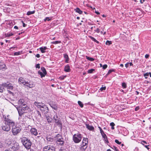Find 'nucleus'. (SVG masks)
Returning a JSON list of instances; mask_svg holds the SVG:
<instances>
[{
	"mask_svg": "<svg viewBox=\"0 0 151 151\" xmlns=\"http://www.w3.org/2000/svg\"><path fill=\"white\" fill-rule=\"evenodd\" d=\"M4 121L1 125L2 129L6 132H9L11 126L14 124V121L9 117V116H3Z\"/></svg>",
	"mask_w": 151,
	"mask_h": 151,
	"instance_id": "f257e3e1",
	"label": "nucleus"
},
{
	"mask_svg": "<svg viewBox=\"0 0 151 151\" xmlns=\"http://www.w3.org/2000/svg\"><path fill=\"white\" fill-rule=\"evenodd\" d=\"M13 104L17 109L19 116H22L24 113H27L29 111V108L26 104V106H22L20 107H19L17 105Z\"/></svg>",
	"mask_w": 151,
	"mask_h": 151,
	"instance_id": "f03ea898",
	"label": "nucleus"
},
{
	"mask_svg": "<svg viewBox=\"0 0 151 151\" xmlns=\"http://www.w3.org/2000/svg\"><path fill=\"white\" fill-rule=\"evenodd\" d=\"M20 140L23 145L27 149H29L32 145L31 141L27 138L23 137L20 139Z\"/></svg>",
	"mask_w": 151,
	"mask_h": 151,
	"instance_id": "7ed1b4c3",
	"label": "nucleus"
},
{
	"mask_svg": "<svg viewBox=\"0 0 151 151\" xmlns=\"http://www.w3.org/2000/svg\"><path fill=\"white\" fill-rule=\"evenodd\" d=\"M82 138L81 134L78 133L74 134L73 137V142L76 143L80 142Z\"/></svg>",
	"mask_w": 151,
	"mask_h": 151,
	"instance_id": "20e7f679",
	"label": "nucleus"
},
{
	"mask_svg": "<svg viewBox=\"0 0 151 151\" xmlns=\"http://www.w3.org/2000/svg\"><path fill=\"white\" fill-rule=\"evenodd\" d=\"M53 119L54 122L59 127H62V125L60 119V116L56 112L54 116Z\"/></svg>",
	"mask_w": 151,
	"mask_h": 151,
	"instance_id": "39448f33",
	"label": "nucleus"
},
{
	"mask_svg": "<svg viewBox=\"0 0 151 151\" xmlns=\"http://www.w3.org/2000/svg\"><path fill=\"white\" fill-rule=\"evenodd\" d=\"M11 127L13 135H16L20 132L21 129L20 127L16 126L14 121V124L13 125V126H11Z\"/></svg>",
	"mask_w": 151,
	"mask_h": 151,
	"instance_id": "423d86ee",
	"label": "nucleus"
},
{
	"mask_svg": "<svg viewBox=\"0 0 151 151\" xmlns=\"http://www.w3.org/2000/svg\"><path fill=\"white\" fill-rule=\"evenodd\" d=\"M55 138H56V139L57 140V143L60 145H63L64 141L63 140L62 138V135L60 134H58L56 135Z\"/></svg>",
	"mask_w": 151,
	"mask_h": 151,
	"instance_id": "0eeeda50",
	"label": "nucleus"
},
{
	"mask_svg": "<svg viewBox=\"0 0 151 151\" xmlns=\"http://www.w3.org/2000/svg\"><path fill=\"white\" fill-rule=\"evenodd\" d=\"M43 151H55V148L51 145H48L45 146L43 149Z\"/></svg>",
	"mask_w": 151,
	"mask_h": 151,
	"instance_id": "6e6552de",
	"label": "nucleus"
},
{
	"mask_svg": "<svg viewBox=\"0 0 151 151\" xmlns=\"http://www.w3.org/2000/svg\"><path fill=\"white\" fill-rule=\"evenodd\" d=\"M42 104V105L41 107L40 108L41 111L44 114H46L48 113L49 111L48 108L46 105L43 104Z\"/></svg>",
	"mask_w": 151,
	"mask_h": 151,
	"instance_id": "1a4fd4ad",
	"label": "nucleus"
},
{
	"mask_svg": "<svg viewBox=\"0 0 151 151\" xmlns=\"http://www.w3.org/2000/svg\"><path fill=\"white\" fill-rule=\"evenodd\" d=\"M11 150L14 151H17L19 148V144L16 142H15L13 145L12 146V147H10Z\"/></svg>",
	"mask_w": 151,
	"mask_h": 151,
	"instance_id": "9d476101",
	"label": "nucleus"
},
{
	"mask_svg": "<svg viewBox=\"0 0 151 151\" xmlns=\"http://www.w3.org/2000/svg\"><path fill=\"white\" fill-rule=\"evenodd\" d=\"M18 106L19 107H20L22 106H26V102L23 99H20L18 101Z\"/></svg>",
	"mask_w": 151,
	"mask_h": 151,
	"instance_id": "9b49d317",
	"label": "nucleus"
},
{
	"mask_svg": "<svg viewBox=\"0 0 151 151\" xmlns=\"http://www.w3.org/2000/svg\"><path fill=\"white\" fill-rule=\"evenodd\" d=\"M23 84L26 85L30 88H32L35 86L34 85L32 82H29L28 81H25L24 83H23Z\"/></svg>",
	"mask_w": 151,
	"mask_h": 151,
	"instance_id": "f8f14e48",
	"label": "nucleus"
},
{
	"mask_svg": "<svg viewBox=\"0 0 151 151\" xmlns=\"http://www.w3.org/2000/svg\"><path fill=\"white\" fill-rule=\"evenodd\" d=\"M6 69V66L4 62L0 61V70H5Z\"/></svg>",
	"mask_w": 151,
	"mask_h": 151,
	"instance_id": "ddd939ff",
	"label": "nucleus"
},
{
	"mask_svg": "<svg viewBox=\"0 0 151 151\" xmlns=\"http://www.w3.org/2000/svg\"><path fill=\"white\" fill-rule=\"evenodd\" d=\"M30 131L31 134L32 135L37 136L38 134L37 130L35 128H32Z\"/></svg>",
	"mask_w": 151,
	"mask_h": 151,
	"instance_id": "4468645a",
	"label": "nucleus"
},
{
	"mask_svg": "<svg viewBox=\"0 0 151 151\" xmlns=\"http://www.w3.org/2000/svg\"><path fill=\"white\" fill-rule=\"evenodd\" d=\"M50 106L53 109L55 110H57L58 107L57 104L54 103L53 102L50 103L49 104Z\"/></svg>",
	"mask_w": 151,
	"mask_h": 151,
	"instance_id": "2eb2a0df",
	"label": "nucleus"
},
{
	"mask_svg": "<svg viewBox=\"0 0 151 151\" xmlns=\"http://www.w3.org/2000/svg\"><path fill=\"white\" fill-rule=\"evenodd\" d=\"M88 143V139L87 138H83L82 145H83L84 146L85 145L87 146Z\"/></svg>",
	"mask_w": 151,
	"mask_h": 151,
	"instance_id": "dca6fc26",
	"label": "nucleus"
},
{
	"mask_svg": "<svg viewBox=\"0 0 151 151\" xmlns=\"http://www.w3.org/2000/svg\"><path fill=\"white\" fill-rule=\"evenodd\" d=\"M86 128L92 131L94 129V128L93 126H90L88 124H86Z\"/></svg>",
	"mask_w": 151,
	"mask_h": 151,
	"instance_id": "f3484780",
	"label": "nucleus"
},
{
	"mask_svg": "<svg viewBox=\"0 0 151 151\" xmlns=\"http://www.w3.org/2000/svg\"><path fill=\"white\" fill-rule=\"evenodd\" d=\"M39 49L42 53H44L45 52V50L47 49L46 47H40Z\"/></svg>",
	"mask_w": 151,
	"mask_h": 151,
	"instance_id": "a211bd4d",
	"label": "nucleus"
},
{
	"mask_svg": "<svg viewBox=\"0 0 151 151\" xmlns=\"http://www.w3.org/2000/svg\"><path fill=\"white\" fill-rule=\"evenodd\" d=\"M141 143L142 144V145H143L148 150H149L150 148L148 147L149 146V145H145V144H147V143L145 141H141Z\"/></svg>",
	"mask_w": 151,
	"mask_h": 151,
	"instance_id": "6ab92c4d",
	"label": "nucleus"
},
{
	"mask_svg": "<svg viewBox=\"0 0 151 151\" xmlns=\"http://www.w3.org/2000/svg\"><path fill=\"white\" fill-rule=\"evenodd\" d=\"M18 81L19 83H22L23 84L25 81L24 78L20 77L18 79Z\"/></svg>",
	"mask_w": 151,
	"mask_h": 151,
	"instance_id": "aec40b11",
	"label": "nucleus"
},
{
	"mask_svg": "<svg viewBox=\"0 0 151 151\" xmlns=\"http://www.w3.org/2000/svg\"><path fill=\"white\" fill-rule=\"evenodd\" d=\"M87 146L82 145L80 148V151H85L86 149L87 148Z\"/></svg>",
	"mask_w": 151,
	"mask_h": 151,
	"instance_id": "412c9836",
	"label": "nucleus"
},
{
	"mask_svg": "<svg viewBox=\"0 0 151 151\" xmlns=\"http://www.w3.org/2000/svg\"><path fill=\"white\" fill-rule=\"evenodd\" d=\"M46 120L48 123H50L52 122V119L50 117L46 116Z\"/></svg>",
	"mask_w": 151,
	"mask_h": 151,
	"instance_id": "4be33fe9",
	"label": "nucleus"
},
{
	"mask_svg": "<svg viewBox=\"0 0 151 151\" xmlns=\"http://www.w3.org/2000/svg\"><path fill=\"white\" fill-rule=\"evenodd\" d=\"M64 70L66 72H69L70 71V66L68 65H66L64 68Z\"/></svg>",
	"mask_w": 151,
	"mask_h": 151,
	"instance_id": "5701e85b",
	"label": "nucleus"
},
{
	"mask_svg": "<svg viewBox=\"0 0 151 151\" xmlns=\"http://www.w3.org/2000/svg\"><path fill=\"white\" fill-rule=\"evenodd\" d=\"M64 57L65 59V62L68 63L69 61V58L68 55L66 54H64Z\"/></svg>",
	"mask_w": 151,
	"mask_h": 151,
	"instance_id": "b1692460",
	"label": "nucleus"
},
{
	"mask_svg": "<svg viewBox=\"0 0 151 151\" xmlns=\"http://www.w3.org/2000/svg\"><path fill=\"white\" fill-rule=\"evenodd\" d=\"M75 10L78 13L80 14H82L83 12L81 11L80 9L78 8H77L76 9H75Z\"/></svg>",
	"mask_w": 151,
	"mask_h": 151,
	"instance_id": "393cba45",
	"label": "nucleus"
},
{
	"mask_svg": "<svg viewBox=\"0 0 151 151\" xmlns=\"http://www.w3.org/2000/svg\"><path fill=\"white\" fill-rule=\"evenodd\" d=\"M41 69L42 73H43L44 75H46L47 74V72L45 68L43 67H42L41 68Z\"/></svg>",
	"mask_w": 151,
	"mask_h": 151,
	"instance_id": "a878e982",
	"label": "nucleus"
},
{
	"mask_svg": "<svg viewBox=\"0 0 151 151\" xmlns=\"http://www.w3.org/2000/svg\"><path fill=\"white\" fill-rule=\"evenodd\" d=\"M40 103L37 102H35L34 103L35 105L37 106L38 108H40L41 107L42 105H40Z\"/></svg>",
	"mask_w": 151,
	"mask_h": 151,
	"instance_id": "bb28decb",
	"label": "nucleus"
},
{
	"mask_svg": "<svg viewBox=\"0 0 151 151\" xmlns=\"http://www.w3.org/2000/svg\"><path fill=\"white\" fill-rule=\"evenodd\" d=\"M47 140L48 141L52 142L53 141V139L50 137H47Z\"/></svg>",
	"mask_w": 151,
	"mask_h": 151,
	"instance_id": "cd10ccee",
	"label": "nucleus"
},
{
	"mask_svg": "<svg viewBox=\"0 0 151 151\" xmlns=\"http://www.w3.org/2000/svg\"><path fill=\"white\" fill-rule=\"evenodd\" d=\"M78 103L81 107L83 108V104L81 101H78Z\"/></svg>",
	"mask_w": 151,
	"mask_h": 151,
	"instance_id": "c85d7f7f",
	"label": "nucleus"
},
{
	"mask_svg": "<svg viewBox=\"0 0 151 151\" xmlns=\"http://www.w3.org/2000/svg\"><path fill=\"white\" fill-rule=\"evenodd\" d=\"M38 73L40 75L41 78L44 77L45 76V75H44V74L43 73H42V72L38 71Z\"/></svg>",
	"mask_w": 151,
	"mask_h": 151,
	"instance_id": "c756f323",
	"label": "nucleus"
},
{
	"mask_svg": "<svg viewBox=\"0 0 151 151\" xmlns=\"http://www.w3.org/2000/svg\"><path fill=\"white\" fill-rule=\"evenodd\" d=\"M35 13V11H28L27 13V15H29L31 14H34Z\"/></svg>",
	"mask_w": 151,
	"mask_h": 151,
	"instance_id": "7c9ffc66",
	"label": "nucleus"
},
{
	"mask_svg": "<svg viewBox=\"0 0 151 151\" xmlns=\"http://www.w3.org/2000/svg\"><path fill=\"white\" fill-rule=\"evenodd\" d=\"M22 53V52L18 51L15 52L14 53V55H21Z\"/></svg>",
	"mask_w": 151,
	"mask_h": 151,
	"instance_id": "2f4dec72",
	"label": "nucleus"
},
{
	"mask_svg": "<svg viewBox=\"0 0 151 151\" xmlns=\"http://www.w3.org/2000/svg\"><path fill=\"white\" fill-rule=\"evenodd\" d=\"M86 58L87 60H89L91 61H93L94 60V58H92L90 57L87 56H86Z\"/></svg>",
	"mask_w": 151,
	"mask_h": 151,
	"instance_id": "473e14b6",
	"label": "nucleus"
},
{
	"mask_svg": "<svg viewBox=\"0 0 151 151\" xmlns=\"http://www.w3.org/2000/svg\"><path fill=\"white\" fill-rule=\"evenodd\" d=\"M115 69H110L108 71V73L107 74V75H109V74L111 73L112 72H115Z\"/></svg>",
	"mask_w": 151,
	"mask_h": 151,
	"instance_id": "72a5a7b5",
	"label": "nucleus"
},
{
	"mask_svg": "<svg viewBox=\"0 0 151 151\" xmlns=\"http://www.w3.org/2000/svg\"><path fill=\"white\" fill-rule=\"evenodd\" d=\"M61 42L60 41H53L51 42L52 44H56L59 43H60Z\"/></svg>",
	"mask_w": 151,
	"mask_h": 151,
	"instance_id": "f704fd0d",
	"label": "nucleus"
},
{
	"mask_svg": "<svg viewBox=\"0 0 151 151\" xmlns=\"http://www.w3.org/2000/svg\"><path fill=\"white\" fill-rule=\"evenodd\" d=\"M13 35V34L12 33H8L7 34H6V36L7 37H10Z\"/></svg>",
	"mask_w": 151,
	"mask_h": 151,
	"instance_id": "c9c22d12",
	"label": "nucleus"
},
{
	"mask_svg": "<svg viewBox=\"0 0 151 151\" xmlns=\"http://www.w3.org/2000/svg\"><path fill=\"white\" fill-rule=\"evenodd\" d=\"M110 125L111 127V129H114V126L115 125V124L113 122H111L110 123Z\"/></svg>",
	"mask_w": 151,
	"mask_h": 151,
	"instance_id": "e433bc0d",
	"label": "nucleus"
},
{
	"mask_svg": "<svg viewBox=\"0 0 151 151\" xmlns=\"http://www.w3.org/2000/svg\"><path fill=\"white\" fill-rule=\"evenodd\" d=\"M149 73L148 72H147L145 73H144L143 74V76L145 77V79H147V76H148L149 75Z\"/></svg>",
	"mask_w": 151,
	"mask_h": 151,
	"instance_id": "4c0bfd02",
	"label": "nucleus"
},
{
	"mask_svg": "<svg viewBox=\"0 0 151 151\" xmlns=\"http://www.w3.org/2000/svg\"><path fill=\"white\" fill-rule=\"evenodd\" d=\"M112 43L111 41L107 40L106 42V44L107 45H109Z\"/></svg>",
	"mask_w": 151,
	"mask_h": 151,
	"instance_id": "58836bf2",
	"label": "nucleus"
},
{
	"mask_svg": "<svg viewBox=\"0 0 151 151\" xmlns=\"http://www.w3.org/2000/svg\"><path fill=\"white\" fill-rule=\"evenodd\" d=\"M94 70V69H91L88 70V72L89 73H91Z\"/></svg>",
	"mask_w": 151,
	"mask_h": 151,
	"instance_id": "ea45409f",
	"label": "nucleus"
},
{
	"mask_svg": "<svg viewBox=\"0 0 151 151\" xmlns=\"http://www.w3.org/2000/svg\"><path fill=\"white\" fill-rule=\"evenodd\" d=\"M122 86L123 88H126V84L125 83H122Z\"/></svg>",
	"mask_w": 151,
	"mask_h": 151,
	"instance_id": "a19ab883",
	"label": "nucleus"
},
{
	"mask_svg": "<svg viewBox=\"0 0 151 151\" xmlns=\"http://www.w3.org/2000/svg\"><path fill=\"white\" fill-rule=\"evenodd\" d=\"M51 19V18H50L49 17H46L45 18L44 20L45 21H49Z\"/></svg>",
	"mask_w": 151,
	"mask_h": 151,
	"instance_id": "79ce46f5",
	"label": "nucleus"
},
{
	"mask_svg": "<svg viewBox=\"0 0 151 151\" xmlns=\"http://www.w3.org/2000/svg\"><path fill=\"white\" fill-rule=\"evenodd\" d=\"M112 149L116 151H119L118 148L116 146H113V147H111Z\"/></svg>",
	"mask_w": 151,
	"mask_h": 151,
	"instance_id": "37998d69",
	"label": "nucleus"
},
{
	"mask_svg": "<svg viewBox=\"0 0 151 151\" xmlns=\"http://www.w3.org/2000/svg\"><path fill=\"white\" fill-rule=\"evenodd\" d=\"M106 89V87L104 86L103 87H101L100 89V90L101 91H102L104 90H105Z\"/></svg>",
	"mask_w": 151,
	"mask_h": 151,
	"instance_id": "c03bdc74",
	"label": "nucleus"
},
{
	"mask_svg": "<svg viewBox=\"0 0 151 151\" xmlns=\"http://www.w3.org/2000/svg\"><path fill=\"white\" fill-rule=\"evenodd\" d=\"M115 142L117 144L120 145L121 143V142H119L118 140L117 139H115Z\"/></svg>",
	"mask_w": 151,
	"mask_h": 151,
	"instance_id": "a18cd8bd",
	"label": "nucleus"
},
{
	"mask_svg": "<svg viewBox=\"0 0 151 151\" xmlns=\"http://www.w3.org/2000/svg\"><path fill=\"white\" fill-rule=\"evenodd\" d=\"M90 38L91 40H92L93 41H94L95 42H96V40L95 38L92 37H90Z\"/></svg>",
	"mask_w": 151,
	"mask_h": 151,
	"instance_id": "49530a36",
	"label": "nucleus"
},
{
	"mask_svg": "<svg viewBox=\"0 0 151 151\" xmlns=\"http://www.w3.org/2000/svg\"><path fill=\"white\" fill-rule=\"evenodd\" d=\"M107 65H106V64H105L103 65L102 68L104 69H105L107 68Z\"/></svg>",
	"mask_w": 151,
	"mask_h": 151,
	"instance_id": "de8ad7c7",
	"label": "nucleus"
},
{
	"mask_svg": "<svg viewBox=\"0 0 151 151\" xmlns=\"http://www.w3.org/2000/svg\"><path fill=\"white\" fill-rule=\"evenodd\" d=\"M102 137L104 138H106V137H107L106 135L105 134H104L102 135Z\"/></svg>",
	"mask_w": 151,
	"mask_h": 151,
	"instance_id": "09e8293b",
	"label": "nucleus"
},
{
	"mask_svg": "<svg viewBox=\"0 0 151 151\" xmlns=\"http://www.w3.org/2000/svg\"><path fill=\"white\" fill-rule=\"evenodd\" d=\"M3 88L0 85V92H2L3 91Z\"/></svg>",
	"mask_w": 151,
	"mask_h": 151,
	"instance_id": "8fccbe9b",
	"label": "nucleus"
},
{
	"mask_svg": "<svg viewBox=\"0 0 151 151\" xmlns=\"http://www.w3.org/2000/svg\"><path fill=\"white\" fill-rule=\"evenodd\" d=\"M36 68H40V64H37L36 65Z\"/></svg>",
	"mask_w": 151,
	"mask_h": 151,
	"instance_id": "3c124183",
	"label": "nucleus"
},
{
	"mask_svg": "<svg viewBox=\"0 0 151 151\" xmlns=\"http://www.w3.org/2000/svg\"><path fill=\"white\" fill-rule=\"evenodd\" d=\"M21 22L23 24V26L24 27H26V26H27V24L24 23L23 21H22Z\"/></svg>",
	"mask_w": 151,
	"mask_h": 151,
	"instance_id": "603ef678",
	"label": "nucleus"
},
{
	"mask_svg": "<svg viewBox=\"0 0 151 151\" xmlns=\"http://www.w3.org/2000/svg\"><path fill=\"white\" fill-rule=\"evenodd\" d=\"M129 63H126L125 64V67H126V68H127V67H129Z\"/></svg>",
	"mask_w": 151,
	"mask_h": 151,
	"instance_id": "864d4df0",
	"label": "nucleus"
},
{
	"mask_svg": "<svg viewBox=\"0 0 151 151\" xmlns=\"http://www.w3.org/2000/svg\"><path fill=\"white\" fill-rule=\"evenodd\" d=\"M95 31L98 33H99L100 32V30L98 28H97Z\"/></svg>",
	"mask_w": 151,
	"mask_h": 151,
	"instance_id": "5fc2aeb1",
	"label": "nucleus"
},
{
	"mask_svg": "<svg viewBox=\"0 0 151 151\" xmlns=\"http://www.w3.org/2000/svg\"><path fill=\"white\" fill-rule=\"evenodd\" d=\"M3 147V144L0 142V148H2Z\"/></svg>",
	"mask_w": 151,
	"mask_h": 151,
	"instance_id": "6e6d98bb",
	"label": "nucleus"
},
{
	"mask_svg": "<svg viewBox=\"0 0 151 151\" xmlns=\"http://www.w3.org/2000/svg\"><path fill=\"white\" fill-rule=\"evenodd\" d=\"M100 132L101 135L105 134L102 129L101 130H100Z\"/></svg>",
	"mask_w": 151,
	"mask_h": 151,
	"instance_id": "4d7b16f0",
	"label": "nucleus"
},
{
	"mask_svg": "<svg viewBox=\"0 0 151 151\" xmlns=\"http://www.w3.org/2000/svg\"><path fill=\"white\" fill-rule=\"evenodd\" d=\"M106 138H104V139L105 141H106V142L108 143L109 142V141H108V140L107 137H106Z\"/></svg>",
	"mask_w": 151,
	"mask_h": 151,
	"instance_id": "13d9d810",
	"label": "nucleus"
},
{
	"mask_svg": "<svg viewBox=\"0 0 151 151\" xmlns=\"http://www.w3.org/2000/svg\"><path fill=\"white\" fill-rule=\"evenodd\" d=\"M149 57V55H148V54H146L145 55V58H148Z\"/></svg>",
	"mask_w": 151,
	"mask_h": 151,
	"instance_id": "bf43d9fd",
	"label": "nucleus"
},
{
	"mask_svg": "<svg viewBox=\"0 0 151 151\" xmlns=\"http://www.w3.org/2000/svg\"><path fill=\"white\" fill-rule=\"evenodd\" d=\"M36 56L37 57V58H39L40 57V55H39V54H37L36 55Z\"/></svg>",
	"mask_w": 151,
	"mask_h": 151,
	"instance_id": "052dcab7",
	"label": "nucleus"
},
{
	"mask_svg": "<svg viewBox=\"0 0 151 151\" xmlns=\"http://www.w3.org/2000/svg\"><path fill=\"white\" fill-rule=\"evenodd\" d=\"M145 1V0H140V2L141 4H142L144 1Z\"/></svg>",
	"mask_w": 151,
	"mask_h": 151,
	"instance_id": "680f3d73",
	"label": "nucleus"
},
{
	"mask_svg": "<svg viewBox=\"0 0 151 151\" xmlns=\"http://www.w3.org/2000/svg\"><path fill=\"white\" fill-rule=\"evenodd\" d=\"M139 109V107H136L135 109V110L136 111H137Z\"/></svg>",
	"mask_w": 151,
	"mask_h": 151,
	"instance_id": "e2e57ef3",
	"label": "nucleus"
},
{
	"mask_svg": "<svg viewBox=\"0 0 151 151\" xmlns=\"http://www.w3.org/2000/svg\"><path fill=\"white\" fill-rule=\"evenodd\" d=\"M37 113H38V115H39L40 116H41V114H40V112H39V111H37Z\"/></svg>",
	"mask_w": 151,
	"mask_h": 151,
	"instance_id": "0e129e2a",
	"label": "nucleus"
},
{
	"mask_svg": "<svg viewBox=\"0 0 151 151\" xmlns=\"http://www.w3.org/2000/svg\"><path fill=\"white\" fill-rule=\"evenodd\" d=\"M129 63V65L130 66L133 65L132 63L130 62V63Z\"/></svg>",
	"mask_w": 151,
	"mask_h": 151,
	"instance_id": "69168bd1",
	"label": "nucleus"
},
{
	"mask_svg": "<svg viewBox=\"0 0 151 151\" xmlns=\"http://www.w3.org/2000/svg\"><path fill=\"white\" fill-rule=\"evenodd\" d=\"M14 28L15 29H18V27L16 26H15L14 27Z\"/></svg>",
	"mask_w": 151,
	"mask_h": 151,
	"instance_id": "338daca9",
	"label": "nucleus"
},
{
	"mask_svg": "<svg viewBox=\"0 0 151 151\" xmlns=\"http://www.w3.org/2000/svg\"><path fill=\"white\" fill-rule=\"evenodd\" d=\"M95 13L97 14H100V13L98 12L95 11Z\"/></svg>",
	"mask_w": 151,
	"mask_h": 151,
	"instance_id": "774afa93",
	"label": "nucleus"
}]
</instances>
